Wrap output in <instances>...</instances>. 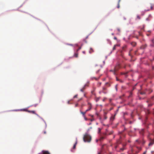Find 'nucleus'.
I'll use <instances>...</instances> for the list:
<instances>
[{
	"instance_id": "obj_1",
	"label": "nucleus",
	"mask_w": 154,
	"mask_h": 154,
	"mask_svg": "<svg viewBox=\"0 0 154 154\" xmlns=\"http://www.w3.org/2000/svg\"><path fill=\"white\" fill-rule=\"evenodd\" d=\"M88 107V108L87 109V111L90 110L92 108V105L90 103H87V107Z\"/></svg>"
},
{
	"instance_id": "obj_2",
	"label": "nucleus",
	"mask_w": 154,
	"mask_h": 154,
	"mask_svg": "<svg viewBox=\"0 0 154 154\" xmlns=\"http://www.w3.org/2000/svg\"><path fill=\"white\" fill-rule=\"evenodd\" d=\"M100 92L105 94H106L107 93L106 88L105 87H103L102 90Z\"/></svg>"
},
{
	"instance_id": "obj_3",
	"label": "nucleus",
	"mask_w": 154,
	"mask_h": 154,
	"mask_svg": "<svg viewBox=\"0 0 154 154\" xmlns=\"http://www.w3.org/2000/svg\"><path fill=\"white\" fill-rule=\"evenodd\" d=\"M101 68V67L100 66H96L95 68V69L96 70H97V71H96V73H97L98 72Z\"/></svg>"
},
{
	"instance_id": "obj_4",
	"label": "nucleus",
	"mask_w": 154,
	"mask_h": 154,
	"mask_svg": "<svg viewBox=\"0 0 154 154\" xmlns=\"http://www.w3.org/2000/svg\"><path fill=\"white\" fill-rule=\"evenodd\" d=\"M38 154H50V152L47 151L43 150L41 152Z\"/></svg>"
},
{
	"instance_id": "obj_5",
	"label": "nucleus",
	"mask_w": 154,
	"mask_h": 154,
	"mask_svg": "<svg viewBox=\"0 0 154 154\" xmlns=\"http://www.w3.org/2000/svg\"><path fill=\"white\" fill-rule=\"evenodd\" d=\"M87 142H90L91 139V136H90V135H89L88 134H87Z\"/></svg>"
},
{
	"instance_id": "obj_6",
	"label": "nucleus",
	"mask_w": 154,
	"mask_h": 154,
	"mask_svg": "<svg viewBox=\"0 0 154 154\" xmlns=\"http://www.w3.org/2000/svg\"><path fill=\"white\" fill-rule=\"evenodd\" d=\"M86 111H87V110H86L85 112H82V111L81 112V114H82L83 116L84 117V118H85V120H87V119L85 117V114L86 113Z\"/></svg>"
},
{
	"instance_id": "obj_7",
	"label": "nucleus",
	"mask_w": 154,
	"mask_h": 154,
	"mask_svg": "<svg viewBox=\"0 0 154 154\" xmlns=\"http://www.w3.org/2000/svg\"><path fill=\"white\" fill-rule=\"evenodd\" d=\"M83 140L85 142L87 141V133H85L83 137Z\"/></svg>"
},
{
	"instance_id": "obj_8",
	"label": "nucleus",
	"mask_w": 154,
	"mask_h": 154,
	"mask_svg": "<svg viewBox=\"0 0 154 154\" xmlns=\"http://www.w3.org/2000/svg\"><path fill=\"white\" fill-rule=\"evenodd\" d=\"M77 143V138L76 139V141L75 144L74 145L72 149H75L76 147V146Z\"/></svg>"
},
{
	"instance_id": "obj_9",
	"label": "nucleus",
	"mask_w": 154,
	"mask_h": 154,
	"mask_svg": "<svg viewBox=\"0 0 154 154\" xmlns=\"http://www.w3.org/2000/svg\"><path fill=\"white\" fill-rule=\"evenodd\" d=\"M154 143V140H151V142L149 144V146H150L152 145Z\"/></svg>"
},
{
	"instance_id": "obj_10",
	"label": "nucleus",
	"mask_w": 154,
	"mask_h": 154,
	"mask_svg": "<svg viewBox=\"0 0 154 154\" xmlns=\"http://www.w3.org/2000/svg\"><path fill=\"white\" fill-rule=\"evenodd\" d=\"M27 112L30 113H32L33 114H35V115H37L35 112V111H30L28 110L27 111Z\"/></svg>"
},
{
	"instance_id": "obj_11",
	"label": "nucleus",
	"mask_w": 154,
	"mask_h": 154,
	"mask_svg": "<svg viewBox=\"0 0 154 154\" xmlns=\"http://www.w3.org/2000/svg\"><path fill=\"white\" fill-rule=\"evenodd\" d=\"M119 46V45H118V44H116V45H115L112 48V50L114 51V50H116V47H118V46Z\"/></svg>"
},
{
	"instance_id": "obj_12",
	"label": "nucleus",
	"mask_w": 154,
	"mask_h": 154,
	"mask_svg": "<svg viewBox=\"0 0 154 154\" xmlns=\"http://www.w3.org/2000/svg\"><path fill=\"white\" fill-rule=\"evenodd\" d=\"M144 132V129H142L140 131L139 133L140 134H141L142 135H143V134Z\"/></svg>"
},
{
	"instance_id": "obj_13",
	"label": "nucleus",
	"mask_w": 154,
	"mask_h": 154,
	"mask_svg": "<svg viewBox=\"0 0 154 154\" xmlns=\"http://www.w3.org/2000/svg\"><path fill=\"white\" fill-rule=\"evenodd\" d=\"M117 70V69H116V68H115L114 71L111 70L110 71H112L113 72L114 74L115 75H116V71Z\"/></svg>"
},
{
	"instance_id": "obj_14",
	"label": "nucleus",
	"mask_w": 154,
	"mask_h": 154,
	"mask_svg": "<svg viewBox=\"0 0 154 154\" xmlns=\"http://www.w3.org/2000/svg\"><path fill=\"white\" fill-rule=\"evenodd\" d=\"M94 51L93 49L91 48H90V50L89 51V53L90 54L92 53L93 52H94Z\"/></svg>"
},
{
	"instance_id": "obj_15",
	"label": "nucleus",
	"mask_w": 154,
	"mask_h": 154,
	"mask_svg": "<svg viewBox=\"0 0 154 154\" xmlns=\"http://www.w3.org/2000/svg\"><path fill=\"white\" fill-rule=\"evenodd\" d=\"M147 47V45H142L141 47V49H145Z\"/></svg>"
},
{
	"instance_id": "obj_16",
	"label": "nucleus",
	"mask_w": 154,
	"mask_h": 154,
	"mask_svg": "<svg viewBox=\"0 0 154 154\" xmlns=\"http://www.w3.org/2000/svg\"><path fill=\"white\" fill-rule=\"evenodd\" d=\"M132 91H131L130 93V94H129V96H128V97L130 98V97H132Z\"/></svg>"
},
{
	"instance_id": "obj_17",
	"label": "nucleus",
	"mask_w": 154,
	"mask_h": 154,
	"mask_svg": "<svg viewBox=\"0 0 154 154\" xmlns=\"http://www.w3.org/2000/svg\"><path fill=\"white\" fill-rule=\"evenodd\" d=\"M114 118H115L114 116H111V117L110 118V120L111 121H113L114 120Z\"/></svg>"
},
{
	"instance_id": "obj_18",
	"label": "nucleus",
	"mask_w": 154,
	"mask_h": 154,
	"mask_svg": "<svg viewBox=\"0 0 154 154\" xmlns=\"http://www.w3.org/2000/svg\"><path fill=\"white\" fill-rule=\"evenodd\" d=\"M131 44L133 46H136V42H133L131 43Z\"/></svg>"
},
{
	"instance_id": "obj_19",
	"label": "nucleus",
	"mask_w": 154,
	"mask_h": 154,
	"mask_svg": "<svg viewBox=\"0 0 154 154\" xmlns=\"http://www.w3.org/2000/svg\"><path fill=\"white\" fill-rule=\"evenodd\" d=\"M21 111H25L27 112V111L28 110H27L26 109H21L20 110Z\"/></svg>"
},
{
	"instance_id": "obj_20",
	"label": "nucleus",
	"mask_w": 154,
	"mask_h": 154,
	"mask_svg": "<svg viewBox=\"0 0 154 154\" xmlns=\"http://www.w3.org/2000/svg\"><path fill=\"white\" fill-rule=\"evenodd\" d=\"M137 19H138V20L140 19V17L139 15H137Z\"/></svg>"
},
{
	"instance_id": "obj_21",
	"label": "nucleus",
	"mask_w": 154,
	"mask_h": 154,
	"mask_svg": "<svg viewBox=\"0 0 154 154\" xmlns=\"http://www.w3.org/2000/svg\"><path fill=\"white\" fill-rule=\"evenodd\" d=\"M126 48V45H125L124 46H123L122 48V50L124 51L125 49V48Z\"/></svg>"
},
{
	"instance_id": "obj_22",
	"label": "nucleus",
	"mask_w": 154,
	"mask_h": 154,
	"mask_svg": "<svg viewBox=\"0 0 154 154\" xmlns=\"http://www.w3.org/2000/svg\"><path fill=\"white\" fill-rule=\"evenodd\" d=\"M74 56L76 57H78V54H77V53H75V54H74Z\"/></svg>"
},
{
	"instance_id": "obj_23",
	"label": "nucleus",
	"mask_w": 154,
	"mask_h": 154,
	"mask_svg": "<svg viewBox=\"0 0 154 154\" xmlns=\"http://www.w3.org/2000/svg\"><path fill=\"white\" fill-rule=\"evenodd\" d=\"M153 104V103H149V104H148V106H152V105Z\"/></svg>"
},
{
	"instance_id": "obj_24",
	"label": "nucleus",
	"mask_w": 154,
	"mask_h": 154,
	"mask_svg": "<svg viewBox=\"0 0 154 154\" xmlns=\"http://www.w3.org/2000/svg\"><path fill=\"white\" fill-rule=\"evenodd\" d=\"M119 2H119H119H118V6H117V8H119V7H120V6H119Z\"/></svg>"
},
{
	"instance_id": "obj_25",
	"label": "nucleus",
	"mask_w": 154,
	"mask_h": 154,
	"mask_svg": "<svg viewBox=\"0 0 154 154\" xmlns=\"http://www.w3.org/2000/svg\"><path fill=\"white\" fill-rule=\"evenodd\" d=\"M101 130V129L100 128H98V132L99 133H100V132Z\"/></svg>"
},
{
	"instance_id": "obj_26",
	"label": "nucleus",
	"mask_w": 154,
	"mask_h": 154,
	"mask_svg": "<svg viewBox=\"0 0 154 154\" xmlns=\"http://www.w3.org/2000/svg\"><path fill=\"white\" fill-rule=\"evenodd\" d=\"M115 88L116 89V91H117V85H116L115 86Z\"/></svg>"
},
{
	"instance_id": "obj_27",
	"label": "nucleus",
	"mask_w": 154,
	"mask_h": 154,
	"mask_svg": "<svg viewBox=\"0 0 154 154\" xmlns=\"http://www.w3.org/2000/svg\"><path fill=\"white\" fill-rule=\"evenodd\" d=\"M106 85H108L109 86H110V84L108 82H107L106 83Z\"/></svg>"
},
{
	"instance_id": "obj_28",
	"label": "nucleus",
	"mask_w": 154,
	"mask_h": 154,
	"mask_svg": "<svg viewBox=\"0 0 154 154\" xmlns=\"http://www.w3.org/2000/svg\"><path fill=\"white\" fill-rule=\"evenodd\" d=\"M99 100V98H97L96 99V101H98Z\"/></svg>"
},
{
	"instance_id": "obj_29",
	"label": "nucleus",
	"mask_w": 154,
	"mask_h": 154,
	"mask_svg": "<svg viewBox=\"0 0 154 154\" xmlns=\"http://www.w3.org/2000/svg\"><path fill=\"white\" fill-rule=\"evenodd\" d=\"M140 94H145V93L144 92H141Z\"/></svg>"
},
{
	"instance_id": "obj_30",
	"label": "nucleus",
	"mask_w": 154,
	"mask_h": 154,
	"mask_svg": "<svg viewBox=\"0 0 154 154\" xmlns=\"http://www.w3.org/2000/svg\"><path fill=\"white\" fill-rule=\"evenodd\" d=\"M77 95H75V96H74V98H76V97H77Z\"/></svg>"
},
{
	"instance_id": "obj_31",
	"label": "nucleus",
	"mask_w": 154,
	"mask_h": 154,
	"mask_svg": "<svg viewBox=\"0 0 154 154\" xmlns=\"http://www.w3.org/2000/svg\"><path fill=\"white\" fill-rule=\"evenodd\" d=\"M136 142H138V143H139V142H139V140H136Z\"/></svg>"
},
{
	"instance_id": "obj_32",
	"label": "nucleus",
	"mask_w": 154,
	"mask_h": 154,
	"mask_svg": "<svg viewBox=\"0 0 154 154\" xmlns=\"http://www.w3.org/2000/svg\"><path fill=\"white\" fill-rule=\"evenodd\" d=\"M81 91L82 92H83L84 91V88L82 89L81 90Z\"/></svg>"
},
{
	"instance_id": "obj_33",
	"label": "nucleus",
	"mask_w": 154,
	"mask_h": 154,
	"mask_svg": "<svg viewBox=\"0 0 154 154\" xmlns=\"http://www.w3.org/2000/svg\"><path fill=\"white\" fill-rule=\"evenodd\" d=\"M117 30L119 31V32H120V29H119V28H118L117 29Z\"/></svg>"
},
{
	"instance_id": "obj_34",
	"label": "nucleus",
	"mask_w": 154,
	"mask_h": 154,
	"mask_svg": "<svg viewBox=\"0 0 154 154\" xmlns=\"http://www.w3.org/2000/svg\"><path fill=\"white\" fill-rule=\"evenodd\" d=\"M107 118V117H106V116H104V119H106Z\"/></svg>"
},
{
	"instance_id": "obj_35",
	"label": "nucleus",
	"mask_w": 154,
	"mask_h": 154,
	"mask_svg": "<svg viewBox=\"0 0 154 154\" xmlns=\"http://www.w3.org/2000/svg\"><path fill=\"white\" fill-rule=\"evenodd\" d=\"M124 150V149L123 148H121L120 149V150H122V151H123Z\"/></svg>"
},
{
	"instance_id": "obj_36",
	"label": "nucleus",
	"mask_w": 154,
	"mask_h": 154,
	"mask_svg": "<svg viewBox=\"0 0 154 154\" xmlns=\"http://www.w3.org/2000/svg\"><path fill=\"white\" fill-rule=\"evenodd\" d=\"M114 39L115 40H116L117 39V38L116 37H114Z\"/></svg>"
},
{
	"instance_id": "obj_37",
	"label": "nucleus",
	"mask_w": 154,
	"mask_h": 154,
	"mask_svg": "<svg viewBox=\"0 0 154 154\" xmlns=\"http://www.w3.org/2000/svg\"><path fill=\"white\" fill-rule=\"evenodd\" d=\"M83 53L84 54H85V51H83Z\"/></svg>"
},
{
	"instance_id": "obj_38",
	"label": "nucleus",
	"mask_w": 154,
	"mask_h": 154,
	"mask_svg": "<svg viewBox=\"0 0 154 154\" xmlns=\"http://www.w3.org/2000/svg\"><path fill=\"white\" fill-rule=\"evenodd\" d=\"M139 34L140 35H141V33L140 32H139Z\"/></svg>"
},
{
	"instance_id": "obj_39",
	"label": "nucleus",
	"mask_w": 154,
	"mask_h": 154,
	"mask_svg": "<svg viewBox=\"0 0 154 154\" xmlns=\"http://www.w3.org/2000/svg\"><path fill=\"white\" fill-rule=\"evenodd\" d=\"M44 134H45L46 133V132L45 131H44Z\"/></svg>"
},
{
	"instance_id": "obj_40",
	"label": "nucleus",
	"mask_w": 154,
	"mask_h": 154,
	"mask_svg": "<svg viewBox=\"0 0 154 154\" xmlns=\"http://www.w3.org/2000/svg\"><path fill=\"white\" fill-rule=\"evenodd\" d=\"M116 80H117V81L119 80H118V79L117 78V77H116Z\"/></svg>"
},
{
	"instance_id": "obj_41",
	"label": "nucleus",
	"mask_w": 154,
	"mask_h": 154,
	"mask_svg": "<svg viewBox=\"0 0 154 154\" xmlns=\"http://www.w3.org/2000/svg\"><path fill=\"white\" fill-rule=\"evenodd\" d=\"M146 154V152H144L143 153V154Z\"/></svg>"
},
{
	"instance_id": "obj_42",
	"label": "nucleus",
	"mask_w": 154,
	"mask_h": 154,
	"mask_svg": "<svg viewBox=\"0 0 154 154\" xmlns=\"http://www.w3.org/2000/svg\"><path fill=\"white\" fill-rule=\"evenodd\" d=\"M78 106V104H76L75 105V106Z\"/></svg>"
},
{
	"instance_id": "obj_43",
	"label": "nucleus",
	"mask_w": 154,
	"mask_h": 154,
	"mask_svg": "<svg viewBox=\"0 0 154 154\" xmlns=\"http://www.w3.org/2000/svg\"><path fill=\"white\" fill-rule=\"evenodd\" d=\"M94 79H95L96 80H97V78H94Z\"/></svg>"
},
{
	"instance_id": "obj_44",
	"label": "nucleus",
	"mask_w": 154,
	"mask_h": 154,
	"mask_svg": "<svg viewBox=\"0 0 154 154\" xmlns=\"http://www.w3.org/2000/svg\"><path fill=\"white\" fill-rule=\"evenodd\" d=\"M100 84V85H101V82L99 83Z\"/></svg>"
},
{
	"instance_id": "obj_45",
	"label": "nucleus",
	"mask_w": 154,
	"mask_h": 154,
	"mask_svg": "<svg viewBox=\"0 0 154 154\" xmlns=\"http://www.w3.org/2000/svg\"><path fill=\"white\" fill-rule=\"evenodd\" d=\"M71 151L72 152H73V151L72 150V149L71 150Z\"/></svg>"
},
{
	"instance_id": "obj_46",
	"label": "nucleus",
	"mask_w": 154,
	"mask_h": 154,
	"mask_svg": "<svg viewBox=\"0 0 154 154\" xmlns=\"http://www.w3.org/2000/svg\"><path fill=\"white\" fill-rule=\"evenodd\" d=\"M98 154H101V153L100 152H98Z\"/></svg>"
},
{
	"instance_id": "obj_47",
	"label": "nucleus",
	"mask_w": 154,
	"mask_h": 154,
	"mask_svg": "<svg viewBox=\"0 0 154 154\" xmlns=\"http://www.w3.org/2000/svg\"><path fill=\"white\" fill-rule=\"evenodd\" d=\"M126 73H122V74H125Z\"/></svg>"
},
{
	"instance_id": "obj_48",
	"label": "nucleus",
	"mask_w": 154,
	"mask_h": 154,
	"mask_svg": "<svg viewBox=\"0 0 154 154\" xmlns=\"http://www.w3.org/2000/svg\"><path fill=\"white\" fill-rule=\"evenodd\" d=\"M152 69H154V67H152Z\"/></svg>"
},
{
	"instance_id": "obj_49",
	"label": "nucleus",
	"mask_w": 154,
	"mask_h": 154,
	"mask_svg": "<svg viewBox=\"0 0 154 154\" xmlns=\"http://www.w3.org/2000/svg\"><path fill=\"white\" fill-rule=\"evenodd\" d=\"M116 147H117V146H116V147H115V148H116Z\"/></svg>"
},
{
	"instance_id": "obj_50",
	"label": "nucleus",
	"mask_w": 154,
	"mask_h": 154,
	"mask_svg": "<svg viewBox=\"0 0 154 154\" xmlns=\"http://www.w3.org/2000/svg\"><path fill=\"white\" fill-rule=\"evenodd\" d=\"M121 0H119V2H120Z\"/></svg>"
}]
</instances>
